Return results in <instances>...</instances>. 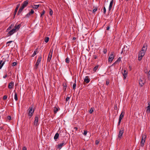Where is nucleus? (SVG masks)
Returning <instances> with one entry per match:
<instances>
[{"label":"nucleus","mask_w":150,"mask_h":150,"mask_svg":"<svg viewBox=\"0 0 150 150\" xmlns=\"http://www.w3.org/2000/svg\"><path fill=\"white\" fill-rule=\"evenodd\" d=\"M41 59L42 57L40 55L38 57V58L35 65V69L36 70L38 68V66L39 65V63L41 62Z\"/></svg>","instance_id":"f257e3e1"},{"label":"nucleus","mask_w":150,"mask_h":150,"mask_svg":"<svg viewBox=\"0 0 150 150\" xmlns=\"http://www.w3.org/2000/svg\"><path fill=\"white\" fill-rule=\"evenodd\" d=\"M29 112L28 115L30 118H31L33 115V114L35 110L33 108V107H30L28 108Z\"/></svg>","instance_id":"f03ea898"},{"label":"nucleus","mask_w":150,"mask_h":150,"mask_svg":"<svg viewBox=\"0 0 150 150\" xmlns=\"http://www.w3.org/2000/svg\"><path fill=\"white\" fill-rule=\"evenodd\" d=\"M144 52H142V51H140L139 52L138 55V60L139 61H141L142 58V57L144 56L145 54Z\"/></svg>","instance_id":"7ed1b4c3"},{"label":"nucleus","mask_w":150,"mask_h":150,"mask_svg":"<svg viewBox=\"0 0 150 150\" xmlns=\"http://www.w3.org/2000/svg\"><path fill=\"white\" fill-rule=\"evenodd\" d=\"M146 138V136L145 135L143 136L142 137V139L140 142L141 146L142 147L143 146H144V144Z\"/></svg>","instance_id":"20e7f679"},{"label":"nucleus","mask_w":150,"mask_h":150,"mask_svg":"<svg viewBox=\"0 0 150 150\" xmlns=\"http://www.w3.org/2000/svg\"><path fill=\"white\" fill-rule=\"evenodd\" d=\"M67 143V142H66L64 140L62 142V143L59 144L58 145V148L59 149H61L62 148V147L63 146H64V145H65Z\"/></svg>","instance_id":"39448f33"},{"label":"nucleus","mask_w":150,"mask_h":150,"mask_svg":"<svg viewBox=\"0 0 150 150\" xmlns=\"http://www.w3.org/2000/svg\"><path fill=\"white\" fill-rule=\"evenodd\" d=\"M113 52H111V54H110L108 59V62H111L113 60L114 56L113 55Z\"/></svg>","instance_id":"423d86ee"},{"label":"nucleus","mask_w":150,"mask_h":150,"mask_svg":"<svg viewBox=\"0 0 150 150\" xmlns=\"http://www.w3.org/2000/svg\"><path fill=\"white\" fill-rule=\"evenodd\" d=\"M147 45L146 43L144 44L142 48V50L141 51H142V52H144V53H145L147 50Z\"/></svg>","instance_id":"0eeeda50"},{"label":"nucleus","mask_w":150,"mask_h":150,"mask_svg":"<svg viewBox=\"0 0 150 150\" xmlns=\"http://www.w3.org/2000/svg\"><path fill=\"white\" fill-rule=\"evenodd\" d=\"M38 116L36 115L35 117V120L34 121V125L37 126L38 122Z\"/></svg>","instance_id":"6e6552de"},{"label":"nucleus","mask_w":150,"mask_h":150,"mask_svg":"<svg viewBox=\"0 0 150 150\" xmlns=\"http://www.w3.org/2000/svg\"><path fill=\"white\" fill-rule=\"evenodd\" d=\"M16 32L15 29L13 28L8 33L7 35L8 36H10Z\"/></svg>","instance_id":"1a4fd4ad"},{"label":"nucleus","mask_w":150,"mask_h":150,"mask_svg":"<svg viewBox=\"0 0 150 150\" xmlns=\"http://www.w3.org/2000/svg\"><path fill=\"white\" fill-rule=\"evenodd\" d=\"M90 79L88 76H86L84 79L83 84H84V83H88L90 82Z\"/></svg>","instance_id":"9d476101"},{"label":"nucleus","mask_w":150,"mask_h":150,"mask_svg":"<svg viewBox=\"0 0 150 150\" xmlns=\"http://www.w3.org/2000/svg\"><path fill=\"white\" fill-rule=\"evenodd\" d=\"M52 52L51 53L50 51V52H49V53L48 57L47 59V62H50V60H51V58L52 57Z\"/></svg>","instance_id":"9b49d317"},{"label":"nucleus","mask_w":150,"mask_h":150,"mask_svg":"<svg viewBox=\"0 0 150 150\" xmlns=\"http://www.w3.org/2000/svg\"><path fill=\"white\" fill-rule=\"evenodd\" d=\"M123 72H124L122 73L123 75V79H126V78L127 77V73H128V72H127V71L125 70H123Z\"/></svg>","instance_id":"f8f14e48"},{"label":"nucleus","mask_w":150,"mask_h":150,"mask_svg":"<svg viewBox=\"0 0 150 150\" xmlns=\"http://www.w3.org/2000/svg\"><path fill=\"white\" fill-rule=\"evenodd\" d=\"M20 4H18L17 5V6H16V7L15 10V11H14V13H13V15H14L13 18H14L16 14V13L17 12V10H18V8L20 6Z\"/></svg>","instance_id":"ddd939ff"},{"label":"nucleus","mask_w":150,"mask_h":150,"mask_svg":"<svg viewBox=\"0 0 150 150\" xmlns=\"http://www.w3.org/2000/svg\"><path fill=\"white\" fill-rule=\"evenodd\" d=\"M14 86V83L12 81L8 85V88L10 89L12 88Z\"/></svg>","instance_id":"4468645a"},{"label":"nucleus","mask_w":150,"mask_h":150,"mask_svg":"<svg viewBox=\"0 0 150 150\" xmlns=\"http://www.w3.org/2000/svg\"><path fill=\"white\" fill-rule=\"evenodd\" d=\"M123 131L124 130L123 129L122 130H120L118 136V138H121V137L124 132Z\"/></svg>","instance_id":"2eb2a0df"},{"label":"nucleus","mask_w":150,"mask_h":150,"mask_svg":"<svg viewBox=\"0 0 150 150\" xmlns=\"http://www.w3.org/2000/svg\"><path fill=\"white\" fill-rule=\"evenodd\" d=\"M125 115V112L123 111H122L120 115L119 119L121 120L123 118Z\"/></svg>","instance_id":"dca6fc26"},{"label":"nucleus","mask_w":150,"mask_h":150,"mask_svg":"<svg viewBox=\"0 0 150 150\" xmlns=\"http://www.w3.org/2000/svg\"><path fill=\"white\" fill-rule=\"evenodd\" d=\"M114 2V0H112L110 3L109 8V10L110 11L111 10V9L112 7V4Z\"/></svg>","instance_id":"f3484780"},{"label":"nucleus","mask_w":150,"mask_h":150,"mask_svg":"<svg viewBox=\"0 0 150 150\" xmlns=\"http://www.w3.org/2000/svg\"><path fill=\"white\" fill-rule=\"evenodd\" d=\"M6 62L5 60H4V61H3V60L0 61V69L1 68Z\"/></svg>","instance_id":"a211bd4d"},{"label":"nucleus","mask_w":150,"mask_h":150,"mask_svg":"<svg viewBox=\"0 0 150 150\" xmlns=\"http://www.w3.org/2000/svg\"><path fill=\"white\" fill-rule=\"evenodd\" d=\"M121 61V58L120 57H119L117 59L114 63H113L112 66H115V65L118 62H119Z\"/></svg>","instance_id":"6ab92c4d"},{"label":"nucleus","mask_w":150,"mask_h":150,"mask_svg":"<svg viewBox=\"0 0 150 150\" xmlns=\"http://www.w3.org/2000/svg\"><path fill=\"white\" fill-rule=\"evenodd\" d=\"M59 109H60L58 107H54L53 109L54 113V114L56 113L58 111Z\"/></svg>","instance_id":"aec40b11"},{"label":"nucleus","mask_w":150,"mask_h":150,"mask_svg":"<svg viewBox=\"0 0 150 150\" xmlns=\"http://www.w3.org/2000/svg\"><path fill=\"white\" fill-rule=\"evenodd\" d=\"M28 4V0L25 1L22 4V5L25 7L27 6V5Z\"/></svg>","instance_id":"412c9836"},{"label":"nucleus","mask_w":150,"mask_h":150,"mask_svg":"<svg viewBox=\"0 0 150 150\" xmlns=\"http://www.w3.org/2000/svg\"><path fill=\"white\" fill-rule=\"evenodd\" d=\"M21 26V24H19V25H16L14 27V28L13 29H15V31H16V30H17V29L18 30L20 28Z\"/></svg>","instance_id":"4be33fe9"},{"label":"nucleus","mask_w":150,"mask_h":150,"mask_svg":"<svg viewBox=\"0 0 150 150\" xmlns=\"http://www.w3.org/2000/svg\"><path fill=\"white\" fill-rule=\"evenodd\" d=\"M62 86H63V89L64 91H65L66 90L67 85L66 83H63Z\"/></svg>","instance_id":"5701e85b"},{"label":"nucleus","mask_w":150,"mask_h":150,"mask_svg":"<svg viewBox=\"0 0 150 150\" xmlns=\"http://www.w3.org/2000/svg\"><path fill=\"white\" fill-rule=\"evenodd\" d=\"M38 52V48H36L34 51V52L33 55L31 56V57H34L37 53Z\"/></svg>","instance_id":"b1692460"},{"label":"nucleus","mask_w":150,"mask_h":150,"mask_svg":"<svg viewBox=\"0 0 150 150\" xmlns=\"http://www.w3.org/2000/svg\"><path fill=\"white\" fill-rule=\"evenodd\" d=\"M143 81L141 79H140L139 80V84L142 86L144 84V83L143 82Z\"/></svg>","instance_id":"393cba45"},{"label":"nucleus","mask_w":150,"mask_h":150,"mask_svg":"<svg viewBox=\"0 0 150 150\" xmlns=\"http://www.w3.org/2000/svg\"><path fill=\"white\" fill-rule=\"evenodd\" d=\"M59 134L58 133H57L55 134L54 137V139L55 141L59 137Z\"/></svg>","instance_id":"a878e982"},{"label":"nucleus","mask_w":150,"mask_h":150,"mask_svg":"<svg viewBox=\"0 0 150 150\" xmlns=\"http://www.w3.org/2000/svg\"><path fill=\"white\" fill-rule=\"evenodd\" d=\"M146 112L147 113L149 114L150 113V107L147 106L146 107Z\"/></svg>","instance_id":"bb28decb"},{"label":"nucleus","mask_w":150,"mask_h":150,"mask_svg":"<svg viewBox=\"0 0 150 150\" xmlns=\"http://www.w3.org/2000/svg\"><path fill=\"white\" fill-rule=\"evenodd\" d=\"M40 6V4L37 5L34 4L33 5V6H34V7L33 6H32V7L33 8L37 9V8H38V7Z\"/></svg>","instance_id":"cd10ccee"},{"label":"nucleus","mask_w":150,"mask_h":150,"mask_svg":"<svg viewBox=\"0 0 150 150\" xmlns=\"http://www.w3.org/2000/svg\"><path fill=\"white\" fill-rule=\"evenodd\" d=\"M14 92H15V94H14V99L16 101H17L18 98L17 97V93L15 92V91H14Z\"/></svg>","instance_id":"c85d7f7f"},{"label":"nucleus","mask_w":150,"mask_h":150,"mask_svg":"<svg viewBox=\"0 0 150 150\" xmlns=\"http://www.w3.org/2000/svg\"><path fill=\"white\" fill-rule=\"evenodd\" d=\"M98 67L99 65H98L96 66L93 69V71H94V72H96V70L98 69Z\"/></svg>","instance_id":"c756f323"},{"label":"nucleus","mask_w":150,"mask_h":150,"mask_svg":"<svg viewBox=\"0 0 150 150\" xmlns=\"http://www.w3.org/2000/svg\"><path fill=\"white\" fill-rule=\"evenodd\" d=\"M76 79L75 80V83L73 84V89H75L76 88Z\"/></svg>","instance_id":"7c9ffc66"},{"label":"nucleus","mask_w":150,"mask_h":150,"mask_svg":"<svg viewBox=\"0 0 150 150\" xmlns=\"http://www.w3.org/2000/svg\"><path fill=\"white\" fill-rule=\"evenodd\" d=\"M49 40V38L48 37H46L45 39V41L47 43Z\"/></svg>","instance_id":"2f4dec72"},{"label":"nucleus","mask_w":150,"mask_h":150,"mask_svg":"<svg viewBox=\"0 0 150 150\" xmlns=\"http://www.w3.org/2000/svg\"><path fill=\"white\" fill-rule=\"evenodd\" d=\"M94 108H91L89 111V113L91 114L94 111Z\"/></svg>","instance_id":"473e14b6"},{"label":"nucleus","mask_w":150,"mask_h":150,"mask_svg":"<svg viewBox=\"0 0 150 150\" xmlns=\"http://www.w3.org/2000/svg\"><path fill=\"white\" fill-rule=\"evenodd\" d=\"M34 11L33 9L31 10V11L29 13V15H31L34 13Z\"/></svg>","instance_id":"72a5a7b5"},{"label":"nucleus","mask_w":150,"mask_h":150,"mask_svg":"<svg viewBox=\"0 0 150 150\" xmlns=\"http://www.w3.org/2000/svg\"><path fill=\"white\" fill-rule=\"evenodd\" d=\"M69 59L68 57H67L65 59V62L67 63H69Z\"/></svg>","instance_id":"f704fd0d"},{"label":"nucleus","mask_w":150,"mask_h":150,"mask_svg":"<svg viewBox=\"0 0 150 150\" xmlns=\"http://www.w3.org/2000/svg\"><path fill=\"white\" fill-rule=\"evenodd\" d=\"M22 11L23 10L19 8L17 13V15H19L22 12Z\"/></svg>","instance_id":"c9c22d12"},{"label":"nucleus","mask_w":150,"mask_h":150,"mask_svg":"<svg viewBox=\"0 0 150 150\" xmlns=\"http://www.w3.org/2000/svg\"><path fill=\"white\" fill-rule=\"evenodd\" d=\"M53 13V11H52V9H50V15L51 16H52V15Z\"/></svg>","instance_id":"e433bc0d"},{"label":"nucleus","mask_w":150,"mask_h":150,"mask_svg":"<svg viewBox=\"0 0 150 150\" xmlns=\"http://www.w3.org/2000/svg\"><path fill=\"white\" fill-rule=\"evenodd\" d=\"M12 42V41H10L7 42H6V45H7L6 46H9L10 45L8 44L11 43Z\"/></svg>","instance_id":"4c0bfd02"},{"label":"nucleus","mask_w":150,"mask_h":150,"mask_svg":"<svg viewBox=\"0 0 150 150\" xmlns=\"http://www.w3.org/2000/svg\"><path fill=\"white\" fill-rule=\"evenodd\" d=\"M148 78L149 80H150V69L149 72L148 73Z\"/></svg>","instance_id":"58836bf2"},{"label":"nucleus","mask_w":150,"mask_h":150,"mask_svg":"<svg viewBox=\"0 0 150 150\" xmlns=\"http://www.w3.org/2000/svg\"><path fill=\"white\" fill-rule=\"evenodd\" d=\"M17 64V63L16 62H14L12 63V66H14L16 65Z\"/></svg>","instance_id":"ea45409f"},{"label":"nucleus","mask_w":150,"mask_h":150,"mask_svg":"<svg viewBox=\"0 0 150 150\" xmlns=\"http://www.w3.org/2000/svg\"><path fill=\"white\" fill-rule=\"evenodd\" d=\"M87 133V131L86 130H84L83 133V134L84 136H86Z\"/></svg>","instance_id":"a19ab883"},{"label":"nucleus","mask_w":150,"mask_h":150,"mask_svg":"<svg viewBox=\"0 0 150 150\" xmlns=\"http://www.w3.org/2000/svg\"><path fill=\"white\" fill-rule=\"evenodd\" d=\"M45 11L44 10H43L42 11V13L41 14V16H40V17H42V15H43L45 14Z\"/></svg>","instance_id":"79ce46f5"},{"label":"nucleus","mask_w":150,"mask_h":150,"mask_svg":"<svg viewBox=\"0 0 150 150\" xmlns=\"http://www.w3.org/2000/svg\"><path fill=\"white\" fill-rule=\"evenodd\" d=\"M7 97L5 95L4 96L3 98V99L4 100H5L7 98Z\"/></svg>","instance_id":"37998d69"},{"label":"nucleus","mask_w":150,"mask_h":150,"mask_svg":"<svg viewBox=\"0 0 150 150\" xmlns=\"http://www.w3.org/2000/svg\"><path fill=\"white\" fill-rule=\"evenodd\" d=\"M109 83V81L108 80H107L106 81V84L108 85Z\"/></svg>","instance_id":"c03bdc74"},{"label":"nucleus","mask_w":150,"mask_h":150,"mask_svg":"<svg viewBox=\"0 0 150 150\" xmlns=\"http://www.w3.org/2000/svg\"><path fill=\"white\" fill-rule=\"evenodd\" d=\"M12 28L11 25L7 29V31H8L9 30H10Z\"/></svg>","instance_id":"a18cd8bd"},{"label":"nucleus","mask_w":150,"mask_h":150,"mask_svg":"<svg viewBox=\"0 0 150 150\" xmlns=\"http://www.w3.org/2000/svg\"><path fill=\"white\" fill-rule=\"evenodd\" d=\"M103 13L104 14H105V13H106V9L105 8V6L103 7Z\"/></svg>","instance_id":"49530a36"},{"label":"nucleus","mask_w":150,"mask_h":150,"mask_svg":"<svg viewBox=\"0 0 150 150\" xmlns=\"http://www.w3.org/2000/svg\"><path fill=\"white\" fill-rule=\"evenodd\" d=\"M93 58L95 59H97L98 58V56L96 55H95V54L93 55Z\"/></svg>","instance_id":"de8ad7c7"},{"label":"nucleus","mask_w":150,"mask_h":150,"mask_svg":"<svg viewBox=\"0 0 150 150\" xmlns=\"http://www.w3.org/2000/svg\"><path fill=\"white\" fill-rule=\"evenodd\" d=\"M70 99V97H67L66 98V102H67L68 101L69 99Z\"/></svg>","instance_id":"09e8293b"},{"label":"nucleus","mask_w":150,"mask_h":150,"mask_svg":"<svg viewBox=\"0 0 150 150\" xmlns=\"http://www.w3.org/2000/svg\"><path fill=\"white\" fill-rule=\"evenodd\" d=\"M97 10V8H94L93 10V13H95V12Z\"/></svg>","instance_id":"8fccbe9b"},{"label":"nucleus","mask_w":150,"mask_h":150,"mask_svg":"<svg viewBox=\"0 0 150 150\" xmlns=\"http://www.w3.org/2000/svg\"><path fill=\"white\" fill-rule=\"evenodd\" d=\"M99 141H98V140H96L95 143H96V145H98V144H99Z\"/></svg>","instance_id":"3c124183"},{"label":"nucleus","mask_w":150,"mask_h":150,"mask_svg":"<svg viewBox=\"0 0 150 150\" xmlns=\"http://www.w3.org/2000/svg\"><path fill=\"white\" fill-rule=\"evenodd\" d=\"M121 120H120L119 119V121H118V123L117 126H119V125H120V124Z\"/></svg>","instance_id":"603ef678"},{"label":"nucleus","mask_w":150,"mask_h":150,"mask_svg":"<svg viewBox=\"0 0 150 150\" xmlns=\"http://www.w3.org/2000/svg\"><path fill=\"white\" fill-rule=\"evenodd\" d=\"M114 109L115 110H117V105L116 104L114 105Z\"/></svg>","instance_id":"864d4df0"},{"label":"nucleus","mask_w":150,"mask_h":150,"mask_svg":"<svg viewBox=\"0 0 150 150\" xmlns=\"http://www.w3.org/2000/svg\"><path fill=\"white\" fill-rule=\"evenodd\" d=\"M110 26L109 25H108V26H107V27H106V30H109V29H110Z\"/></svg>","instance_id":"5fc2aeb1"},{"label":"nucleus","mask_w":150,"mask_h":150,"mask_svg":"<svg viewBox=\"0 0 150 150\" xmlns=\"http://www.w3.org/2000/svg\"><path fill=\"white\" fill-rule=\"evenodd\" d=\"M107 52V50L106 49H104V50L103 52L104 54H106Z\"/></svg>","instance_id":"6e6d98bb"},{"label":"nucleus","mask_w":150,"mask_h":150,"mask_svg":"<svg viewBox=\"0 0 150 150\" xmlns=\"http://www.w3.org/2000/svg\"><path fill=\"white\" fill-rule=\"evenodd\" d=\"M22 150H27V148L25 146H24L23 147Z\"/></svg>","instance_id":"4d7b16f0"},{"label":"nucleus","mask_w":150,"mask_h":150,"mask_svg":"<svg viewBox=\"0 0 150 150\" xmlns=\"http://www.w3.org/2000/svg\"><path fill=\"white\" fill-rule=\"evenodd\" d=\"M24 8L25 7L22 5V6L20 7V8L23 10Z\"/></svg>","instance_id":"13d9d810"},{"label":"nucleus","mask_w":150,"mask_h":150,"mask_svg":"<svg viewBox=\"0 0 150 150\" xmlns=\"http://www.w3.org/2000/svg\"><path fill=\"white\" fill-rule=\"evenodd\" d=\"M7 119L9 120H10L11 119V117L10 116H8L7 117Z\"/></svg>","instance_id":"bf43d9fd"},{"label":"nucleus","mask_w":150,"mask_h":150,"mask_svg":"<svg viewBox=\"0 0 150 150\" xmlns=\"http://www.w3.org/2000/svg\"><path fill=\"white\" fill-rule=\"evenodd\" d=\"M7 74H6L4 76L3 78H5L7 77Z\"/></svg>","instance_id":"052dcab7"},{"label":"nucleus","mask_w":150,"mask_h":150,"mask_svg":"<svg viewBox=\"0 0 150 150\" xmlns=\"http://www.w3.org/2000/svg\"><path fill=\"white\" fill-rule=\"evenodd\" d=\"M29 13H28L26 15V17H29V16L30 15H29Z\"/></svg>","instance_id":"680f3d73"},{"label":"nucleus","mask_w":150,"mask_h":150,"mask_svg":"<svg viewBox=\"0 0 150 150\" xmlns=\"http://www.w3.org/2000/svg\"><path fill=\"white\" fill-rule=\"evenodd\" d=\"M74 129H75L76 131H77L78 129V128L76 127H74Z\"/></svg>","instance_id":"e2e57ef3"},{"label":"nucleus","mask_w":150,"mask_h":150,"mask_svg":"<svg viewBox=\"0 0 150 150\" xmlns=\"http://www.w3.org/2000/svg\"><path fill=\"white\" fill-rule=\"evenodd\" d=\"M148 106H149V107H150V102H149L148 103Z\"/></svg>","instance_id":"0e129e2a"},{"label":"nucleus","mask_w":150,"mask_h":150,"mask_svg":"<svg viewBox=\"0 0 150 150\" xmlns=\"http://www.w3.org/2000/svg\"><path fill=\"white\" fill-rule=\"evenodd\" d=\"M76 39V38H75V37H74L73 38V40H74Z\"/></svg>","instance_id":"69168bd1"},{"label":"nucleus","mask_w":150,"mask_h":150,"mask_svg":"<svg viewBox=\"0 0 150 150\" xmlns=\"http://www.w3.org/2000/svg\"><path fill=\"white\" fill-rule=\"evenodd\" d=\"M127 1H128L129 0H126Z\"/></svg>","instance_id":"338daca9"},{"label":"nucleus","mask_w":150,"mask_h":150,"mask_svg":"<svg viewBox=\"0 0 150 150\" xmlns=\"http://www.w3.org/2000/svg\"><path fill=\"white\" fill-rule=\"evenodd\" d=\"M137 150H139V149H137Z\"/></svg>","instance_id":"774afa93"}]
</instances>
